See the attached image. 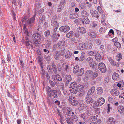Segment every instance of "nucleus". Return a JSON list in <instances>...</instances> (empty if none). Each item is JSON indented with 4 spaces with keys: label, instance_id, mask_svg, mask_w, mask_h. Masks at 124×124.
Instances as JSON below:
<instances>
[{
    "label": "nucleus",
    "instance_id": "1",
    "mask_svg": "<svg viewBox=\"0 0 124 124\" xmlns=\"http://www.w3.org/2000/svg\"><path fill=\"white\" fill-rule=\"evenodd\" d=\"M41 39V37L39 33H35L33 35V43L36 45L39 44Z\"/></svg>",
    "mask_w": 124,
    "mask_h": 124
},
{
    "label": "nucleus",
    "instance_id": "2",
    "mask_svg": "<svg viewBox=\"0 0 124 124\" xmlns=\"http://www.w3.org/2000/svg\"><path fill=\"white\" fill-rule=\"evenodd\" d=\"M98 75V73L95 72H93L91 70H87L85 73V76L86 78H88L91 77L92 78H95Z\"/></svg>",
    "mask_w": 124,
    "mask_h": 124
},
{
    "label": "nucleus",
    "instance_id": "3",
    "mask_svg": "<svg viewBox=\"0 0 124 124\" xmlns=\"http://www.w3.org/2000/svg\"><path fill=\"white\" fill-rule=\"evenodd\" d=\"M61 52L57 51L54 54V58L56 60H59L61 56H63L65 52V50L64 48H62L61 50Z\"/></svg>",
    "mask_w": 124,
    "mask_h": 124
},
{
    "label": "nucleus",
    "instance_id": "4",
    "mask_svg": "<svg viewBox=\"0 0 124 124\" xmlns=\"http://www.w3.org/2000/svg\"><path fill=\"white\" fill-rule=\"evenodd\" d=\"M57 18L54 16L52 19L51 25L54 27V31H56L59 27V23L57 22Z\"/></svg>",
    "mask_w": 124,
    "mask_h": 124
},
{
    "label": "nucleus",
    "instance_id": "5",
    "mask_svg": "<svg viewBox=\"0 0 124 124\" xmlns=\"http://www.w3.org/2000/svg\"><path fill=\"white\" fill-rule=\"evenodd\" d=\"M98 69L102 73H105L107 71V68L105 64L103 62H101L99 63Z\"/></svg>",
    "mask_w": 124,
    "mask_h": 124
},
{
    "label": "nucleus",
    "instance_id": "6",
    "mask_svg": "<svg viewBox=\"0 0 124 124\" xmlns=\"http://www.w3.org/2000/svg\"><path fill=\"white\" fill-rule=\"evenodd\" d=\"M36 17L35 15H34L31 18L29 19L26 21V24L29 25L30 26L32 25L33 24L35 21V19Z\"/></svg>",
    "mask_w": 124,
    "mask_h": 124
},
{
    "label": "nucleus",
    "instance_id": "7",
    "mask_svg": "<svg viewBox=\"0 0 124 124\" xmlns=\"http://www.w3.org/2000/svg\"><path fill=\"white\" fill-rule=\"evenodd\" d=\"M70 27L66 25L65 26H62L59 28V30L60 31L63 32H66L70 30Z\"/></svg>",
    "mask_w": 124,
    "mask_h": 124
},
{
    "label": "nucleus",
    "instance_id": "8",
    "mask_svg": "<svg viewBox=\"0 0 124 124\" xmlns=\"http://www.w3.org/2000/svg\"><path fill=\"white\" fill-rule=\"evenodd\" d=\"M72 78L70 75H67L65 77L64 81L65 82V85L67 86L71 81Z\"/></svg>",
    "mask_w": 124,
    "mask_h": 124
},
{
    "label": "nucleus",
    "instance_id": "9",
    "mask_svg": "<svg viewBox=\"0 0 124 124\" xmlns=\"http://www.w3.org/2000/svg\"><path fill=\"white\" fill-rule=\"evenodd\" d=\"M110 92L111 94L113 96H116L118 95L119 93V91L116 89L111 90Z\"/></svg>",
    "mask_w": 124,
    "mask_h": 124
},
{
    "label": "nucleus",
    "instance_id": "10",
    "mask_svg": "<svg viewBox=\"0 0 124 124\" xmlns=\"http://www.w3.org/2000/svg\"><path fill=\"white\" fill-rule=\"evenodd\" d=\"M93 100L91 96H87L85 98V102L86 103L90 104L93 103Z\"/></svg>",
    "mask_w": 124,
    "mask_h": 124
},
{
    "label": "nucleus",
    "instance_id": "11",
    "mask_svg": "<svg viewBox=\"0 0 124 124\" xmlns=\"http://www.w3.org/2000/svg\"><path fill=\"white\" fill-rule=\"evenodd\" d=\"M70 85L71 86H72L73 93L74 94H75L78 92L79 91L77 88V87H76L75 85V83L73 82L71 83L70 84Z\"/></svg>",
    "mask_w": 124,
    "mask_h": 124
},
{
    "label": "nucleus",
    "instance_id": "12",
    "mask_svg": "<svg viewBox=\"0 0 124 124\" xmlns=\"http://www.w3.org/2000/svg\"><path fill=\"white\" fill-rule=\"evenodd\" d=\"M76 31L79 33L84 34L86 32V31L84 28L81 27L78 28Z\"/></svg>",
    "mask_w": 124,
    "mask_h": 124
},
{
    "label": "nucleus",
    "instance_id": "13",
    "mask_svg": "<svg viewBox=\"0 0 124 124\" xmlns=\"http://www.w3.org/2000/svg\"><path fill=\"white\" fill-rule=\"evenodd\" d=\"M69 66L68 64L66 62L63 63L62 65V70L63 71H65V72L66 71V72H68V70L69 69Z\"/></svg>",
    "mask_w": 124,
    "mask_h": 124
},
{
    "label": "nucleus",
    "instance_id": "14",
    "mask_svg": "<svg viewBox=\"0 0 124 124\" xmlns=\"http://www.w3.org/2000/svg\"><path fill=\"white\" fill-rule=\"evenodd\" d=\"M65 43L64 41H59L57 43L58 47L60 48H61V50L62 49V48H64V47L65 46Z\"/></svg>",
    "mask_w": 124,
    "mask_h": 124
},
{
    "label": "nucleus",
    "instance_id": "15",
    "mask_svg": "<svg viewBox=\"0 0 124 124\" xmlns=\"http://www.w3.org/2000/svg\"><path fill=\"white\" fill-rule=\"evenodd\" d=\"M51 95H52L53 97L54 98H56L59 96V94L57 93V91L55 90L52 91V93H50Z\"/></svg>",
    "mask_w": 124,
    "mask_h": 124
},
{
    "label": "nucleus",
    "instance_id": "16",
    "mask_svg": "<svg viewBox=\"0 0 124 124\" xmlns=\"http://www.w3.org/2000/svg\"><path fill=\"white\" fill-rule=\"evenodd\" d=\"M86 61L89 63V65L90 66H94L93 62V58L91 57H89L86 60Z\"/></svg>",
    "mask_w": 124,
    "mask_h": 124
},
{
    "label": "nucleus",
    "instance_id": "17",
    "mask_svg": "<svg viewBox=\"0 0 124 124\" xmlns=\"http://www.w3.org/2000/svg\"><path fill=\"white\" fill-rule=\"evenodd\" d=\"M69 98L68 99L69 101L71 103V104L72 105H76L78 104V101L72 100L71 98L72 97L71 96H69Z\"/></svg>",
    "mask_w": 124,
    "mask_h": 124
},
{
    "label": "nucleus",
    "instance_id": "18",
    "mask_svg": "<svg viewBox=\"0 0 124 124\" xmlns=\"http://www.w3.org/2000/svg\"><path fill=\"white\" fill-rule=\"evenodd\" d=\"M95 87L94 86H93L88 91L87 93V96H89L92 94L95 91Z\"/></svg>",
    "mask_w": 124,
    "mask_h": 124
},
{
    "label": "nucleus",
    "instance_id": "19",
    "mask_svg": "<svg viewBox=\"0 0 124 124\" xmlns=\"http://www.w3.org/2000/svg\"><path fill=\"white\" fill-rule=\"evenodd\" d=\"M57 34L56 33H53L52 34L51 37L53 41H56L58 39V37H57Z\"/></svg>",
    "mask_w": 124,
    "mask_h": 124
},
{
    "label": "nucleus",
    "instance_id": "20",
    "mask_svg": "<svg viewBox=\"0 0 124 124\" xmlns=\"http://www.w3.org/2000/svg\"><path fill=\"white\" fill-rule=\"evenodd\" d=\"M56 78V80L59 81H61L62 80V78L59 74H57L56 75H52V78Z\"/></svg>",
    "mask_w": 124,
    "mask_h": 124
},
{
    "label": "nucleus",
    "instance_id": "21",
    "mask_svg": "<svg viewBox=\"0 0 124 124\" xmlns=\"http://www.w3.org/2000/svg\"><path fill=\"white\" fill-rule=\"evenodd\" d=\"M108 122L111 124H116L117 123V122L113 117L109 118Z\"/></svg>",
    "mask_w": 124,
    "mask_h": 124
},
{
    "label": "nucleus",
    "instance_id": "22",
    "mask_svg": "<svg viewBox=\"0 0 124 124\" xmlns=\"http://www.w3.org/2000/svg\"><path fill=\"white\" fill-rule=\"evenodd\" d=\"M26 46L27 47L28 49H33V46L31 44L30 42L29 41H27L25 42Z\"/></svg>",
    "mask_w": 124,
    "mask_h": 124
},
{
    "label": "nucleus",
    "instance_id": "23",
    "mask_svg": "<svg viewBox=\"0 0 124 124\" xmlns=\"http://www.w3.org/2000/svg\"><path fill=\"white\" fill-rule=\"evenodd\" d=\"M97 94L99 95H101L103 92V89L101 87H99L97 88Z\"/></svg>",
    "mask_w": 124,
    "mask_h": 124
},
{
    "label": "nucleus",
    "instance_id": "24",
    "mask_svg": "<svg viewBox=\"0 0 124 124\" xmlns=\"http://www.w3.org/2000/svg\"><path fill=\"white\" fill-rule=\"evenodd\" d=\"M72 54L71 52L68 51L66 53L65 57L66 59H68L72 56Z\"/></svg>",
    "mask_w": 124,
    "mask_h": 124
},
{
    "label": "nucleus",
    "instance_id": "25",
    "mask_svg": "<svg viewBox=\"0 0 124 124\" xmlns=\"http://www.w3.org/2000/svg\"><path fill=\"white\" fill-rule=\"evenodd\" d=\"M93 47V45L92 43H88L85 46V49H91Z\"/></svg>",
    "mask_w": 124,
    "mask_h": 124
},
{
    "label": "nucleus",
    "instance_id": "26",
    "mask_svg": "<svg viewBox=\"0 0 124 124\" xmlns=\"http://www.w3.org/2000/svg\"><path fill=\"white\" fill-rule=\"evenodd\" d=\"M84 72V70L83 68H81L79 70L77 74L79 76H80L83 75Z\"/></svg>",
    "mask_w": 124,
    "mask_h": 124
},
{
    "label": "nucleus",
    "instance_id": "27",
    "mask_svg": "<svg viewBox=\"0 0 124 124\" xmlns=\"http://www.w3.org/2000/svg\"><path fill=\"white\" fill-rule=\"evenodd\" d=\"M49 44L48 45H46L45 46V48L43 49V51L44 52L46 53L47 54L49 53Z\"/></svg>",
    "mask_w": 124,
    "mask_h": 124
},
{
    "label": "nucleus",
    "instance_id": "28",
    "mask_svg": "<svg viewBox=\"0 0 124 124\" xmlns=\"http://www.w3.org/2000/svg\"><path fill=\"white\" fill-rule=\"evenodd\" d=\"M118 110L120 113L122 114L124 112V108L122 106H119L118 108Z\"/></svg>",
    "mask_w": 124,
    "mask_h": 124
},
{
    "label": "nucleus",
    "instance_id": "29",
    "mask_svg": "<svg viewBox=\"0 0 124 124\" xmlns=\"http://www.w3.org/2000/svg\"><path fill=\"white\" fill-rule=\"evenodd\" d=\"M62 89L63 91L64 95L65 96V98H68V97L69 96L70 94L69 91H67V90H64L63 88Z\"/></svg>",
    "mask_w": 124,
    "mask_h": 124
},
{
    "label": "nucleus",
    "instance_id": "30",
    "mask_svg": "<svg viewBox=\"0 0 124 124\" xmlns=\"http://www.w3.org/2000/svg\"><path fill=\"white\" fill-rule=\"evenodd\" d=\"M90 21L88 18V17H85L84 18L83 21L82 22V23L83 24H85L84 23L86 24H88L89 23Z\"/></svg>",
    "mask_w": 124,
    "mask_h": 124
},
{
    "label": "nucleus",
    "instance_id": "31",
    "mask_svg": "<svg viewBox=\"0 0 124 124\" xmlns=\"http://www.w3.org/2000/svg\"><path fill=\"white\" fill-rule=\"evenodd\" d=\"M98 102L100 105V106L103 105L105 102V100L102 97L101 98L98 100Z\"/></svg>",
    "mask_w": 124,
    "mask_h": 124
},
{
    "label": "nucleus",
    "instance_id": "32",
    "mask_svg": "<svg viewBox=\"0 0 124 124\" xmlns=\"http://www.w3.org/2000/svg\"><path fill=\"white\" fill-rule=\"evenodd\" d=\"M119 75L116 73H114L112 76V78L114 80H116L119 78Z\"/></svg>",
    "mask_w": 124,
    "mask_h": 124
},
{
    "label": "nucleus",
    "instance_id": "33",
    "mask_svg": "<svg viewBox=\"0 0 124 124\" xmlns=\"http://www.w3.org/2000/svg\"><path fill=\"white\" fill-rule=\"evenodd\" d=\"M95 59L98 61H100L101 60L102 58L101 55L99 54H96L95 55Z\"/></svg>",
    "mask_w": 124,
    "mask_h": 124
},
{
    "label": "nucleus",
    "instance_id": "34",
    "mask_svg": "<svg viewBox=\"0 0 124 124\" xmlns=\"http://www.w3.org/2000/svg\"><path fill=\"white\" fill-rule=\"evenodd\" d=\"M88 34L92 38H95L96 36V34L93 32H88Z\"/></svg>",
    "mask_w": 124,
    "mask_h": 124
},
{
    "label": "nucleus",
    "instance_id": "35",
    "mask_svg": "<svg viewBox=\"0 0 124 124\" xmlns=\"http://www.w3.org/2000/svg\"><path fill=\"white\" fill-rule=\"evenodd\" d=\"M81 14L84 17H87L89 16V14L87 12L84 10H83L82 11Z\"/></svg>",
    "mask_w": 124,
    "mask_h": 124
},
{
    "label": "nucleus",
    "instance_id": "36",
    "mask_svg": "<svg viewBox=\"0 0 124 124\" xmlns=\"http://www.w3.org/2000/svg\"><path fill=\"white\" fill-rule=\"evenodd\" d=\"M85 54L84 52H82L81 56L80 57L79 60L80 61H83L85 59Z\"/></svg>",
    "mask_w": 124,
    "mask_h": 124
},
{
    "label": "nucleus",
    "instance_id": "37",
    "mask_svg": "<svg viewBox=\"0 0 124 124\" xmlns=\"http://www.w3.org/2000/svg\"><path fill=\"white\" fill-rule=\"evenodd\" d=\"M39 20L38 24V26L39 27H40V24L43 23V21L45 19L44 16H42L41 18H39Z\"/></svg>",
    "mask_w": 124,
    "mask_h": 124
},
{
    "label": "nucleus",
    "instance_id": "38",
    "mask_svg": "<svg viewBox=\"0 0 124 124\" xmlns=\"http://www.w3.org/2000/svg\"><path fill=\"white\" fill-rule=\"evenodd\" d=\"M73 34V32L72 31H70L67 33L66 34V37L68 38H70L72 37Z\"/></svg>",
    "mask_w": 124,
    "mask_h": 124
},
{
    "label": "nucleus",
    "instance_id": "39",
    "mask_svg": "<svg viewBox=\"0 0 124 124\" xmlns=\"http://www.w3.org/2000/svg\"><path fill=\"white\" fill-rule=\"evenodd\" d=\"M51 89V88L49 87H48L47 88V92L48 95L49 97H51V93H52V91H53Z\"/></svg>",
    "mask_w": 124,
    "mask_h": 124
},
{
    "label": "nucleus",
    "instance_id": "40",
    "mask_svg": "<svg viewBox=\"0 0 124 124\" xmlns=\"http://www.w3.org/2000/svg\"><path fill=\"white\" fill-rule=\"evenodd\" d=\"M97 54L96 51H92L89 52L88 54L91 56H95Z\"/></svg>",
    "mask_w": 124,
    "mask_h": 124
},
{
    "label": "nucleus",
    "instance_id": "41",
    "mask_svg": "<svg viewBox=\"0 0 124 124\" xmlns=\"http://www.w3.org/2000/svg\"><path fill=\"white\" fill-rule=\"evenodd\" d=\"M66 121L68 124H73V120L69 117L66 119Z\"/></svg>",
    "mask_w": 124,
    "mask_h": 124
},
{
    "label": "nucleus",
    "instance_id": "42",
    "mask_svg": "<svg viewBox=\"0 0 124 124\" xmlns=\"http://www.w3.org/2000/svg\"><path fill=\"white\" fill-rule=\"evenodd\" d=\"M47 97V101L49 104L51 105L53 102L54 101L52 100V99L50 98L51 97Z\"/></svg>",
    "mask_w": 124,
    "mask_h": 124
},
{
    "label": "nucleus",
    "instance_id": "43",
    "mask_svg": "<svg viewBox=\"0 0 124 124\" xmlns=\"http://www.w3.org/2000/svg\"><path fill=\"white\" fill-rule=\"evenodd\" d=\"M71 112L70 110V111L67 110V111H66L65 113L68 116H72L74 114V112H72V113H71Z\"/></svg>",
    "mask_w": 124,
    "mask_h": 124
},
{
    "label": "nucleus",
    "instance_id": "44",
    "mask_svg": "<svg viewBox=\"0 0 124 124\" xmlns=\"http://www.w3.org/2000/svg\"><path fill=\"white\" fill-rule=\"evenodd\" d=\"M76 15H78L75 14H70L69 16V17L71 19H75L77 18V16Z\"/></svg>",
    "mask_w": 124,
    "mask_h": 124
},
{
    "label": "nucleus",
    "instance_id": "45",
    "mask_svg": "<svg viewBox=\"0 0 124 124\" xmlns=\"http://www.w3.org/2000/svg\"><path fill=\"white\" fill-rule=\"evenodd\" d=\"M79 70V67L78 66H75L73 70V71L74 73H76L78 72Z\"/></svg>",
    "mask_w": 124,
    "mask_h": 124
},
{
    "label": "nucleus",
    "instance_id": "46",
    "mask_svg": "<svg viewBox=\"0 0 124 124\" xmlns=\"http://www.w3.org/2000/svg\"><path fill=\"white\" fill-rule=\"evenodd\" d=\"M75 85H76V87H77V88H78V90L79 91L82 90L83 88V86L80 85H77V84H75Z\"/></svg>",
    "mask_w": 124,
    "mask_h": 124
},
{
    "label": "nucleus",
    "instance_id": "47",
    "mask_svg": "<svg viewBox=\"0 0 124 124\" xmlns=\"http://www.w3.org/2000/svg\"><path fill=\"white\" fill-rule=\"evenodd\" d=\"M50 34V31L49 30H47L45 31L44 34L45 37H48Z\"/></svg>",
    "mask_w": 124,
    "mask_h": 124
},
{
    "label": "nucleus",
    "instance_id": "48",
    "mask_svg": "<svg viewBox=\"0 0 124 124\" xmlns=\"http://www.w3.org/2000/svg\"><path fill=\"white\" fill-rule=\"evenodd\" d=\"M116 56L119 59L117 60V61L118 62H119L120 60L122 58V55L120 53L116 55Z\"/></svg>",
    "mask_w": 124,
    "mask_h": 124
},
{
    "label": "nucleus",
    "instance_id": "49",
    "mask_svg": "<svg viewBox=\"0 0 124 124\" xmlns=\"http://www.w3.org/2000/svg\"><path fill=\"white\" fill-rule=\"evenodd\" d=\"M57 70L59 72H61V73H62V74H63V73L62 72V66H61L60 65H57Z\"/></svg>",
    "mask_w": 124,
    "mask_h": 124
},
{
    "label": "nucleus",
    "instance_id": "50",
    "mask_svg": "<svg viewBox=\"0 0 124 124\" xmlns=\"http://www.w3.org/2000/svg\"><path fill=\"white\" fill-rule=\"evenodd\" d=\"M93 16L96 18H98L99 17V15L97 11H95Z\"/></svg>",
    "mask_w": 124,
    "mask_h": 124
},
{
    "label": "nucleus",
    "instance_id": "51",
    "mask_svg": "<svg viewBox=\"0 0 124 124\" xmlns=\"http://www.w3.org/2000/svg\"><path fill=\"white\" fill-rule=\"evenodd\" d=\"M114 44L115 46L118 48H119L121 47V44L118 42H115Z\"/></svg>",
    "mask_w": 124,
    "mask_h": 124
},
{
    "label": "nucleus",
    "instance_id": "52",
    "mask_svg": "<svg viewBox=\"0 0 124 124\" xmlns=\"http://www.w3.org/2000/svg\"><path fill=\"white\" fill-rule=\"evenodd\" d=\"M65 3V0H61L60 1V6L62 8L63 7Z\"/></svg>",
    "mask_w": 124,
    "mask_h": 124
},
{
    "label": "nucleus",
    "instance_id": "53",
    "mask_svg": "<svg viewBox=\"0 0 124 124\" xmlns=\"http://www.w3.org/2000/svg\"><path fill=\"white\" fill-rule=\"evenodd\" d=\"M49 83L50 84V85L52 87H54L55 85V84L54 82L53 81H51V80L49 81Z\"/></svg>",
    "mask_w": 124,
    "mask_h": 124
},
{
    "label": "nucleus",
    "instance_id": "54",
    "mask_svg": "<svg viewBox=\"0 0 124 124\" xmlns=\"http://www.w3.org/2000/svg\"><path fill=\"white\" fill-rule=\"evenodd\" d=\"M79 7L80 8L82 9H84L85 8V4L84 3H82L80 4Z\"/></svg>",
    "mask_w": 124,
    "mask_h": 124
},
{
    "label": "nucleus",
    "instance_id": "55",
    "mask_svg": "<svg viewBox=\"0 0 124 124\" xmlns=\"http://www.w3.org/2000/svg\"><path fill=\"white\" fill-rule=\"evenodd\" d=\"M44 58L45 60H46L47 61H49L50 59V57L48 56H46V55H44Z\"/></svg>",
    "mask_w": 124,
    "mask_h": 124
},
{
    "label": "nucleus",
    "instance_id": "56",
    "mask_svg": "<svg viewBox=\"0 0 124 124\" xmlns=\"http://www.w3.org/2000/svg\"><path fill=\"white\" fill-rule=\"evenodd\" d=\"M105 27H101L100 29V31L102 32L105 31Z\"/></svg>",
    "mask_w": 124,
    "mask_h": 124
},
{
    "label": "nucleus",
    "instance_id": "57",
    "mask_svg": "<svg viewBox=\"0 0 124 124\" xmlns=\"http://www.w3.org/2000/svg\"><path fill=\"white\" fill-rule=\"evenodd\" d=\"M79 47H82V48H80L81 50H83L84 48L86 46L85 45L83 44H79Z\"/></svg>",
    "mask_w": 124,
    "mask_h": 124
},
{
    "label": "nucleus",
    "instance_id": "58",
    "mask_svg": "<svg viewBox=\"0 0 124 124\" xmlns=\"http://www.w3.org/2000/svg\"><path fill=\"white\" fill-rule=\"evenodd\" d=\"M92 26L93 27L96 28L97 27V25L96 23L93 22L92 24Z\"/></svg>",
    "mask_w": 124,
    "mask_h": 124
},
{
    "label": "nucleus",
    "instance_id": "59",
    "mask_svg": "<svg viewBox=\"0 0 124 124\" xmlns=\"http://www.w3.org/2000/svg\"><path fill=\"white\" fill-rule=\"evenodd\" d=\"M110 33H112L113 35H114V31L112 29H110L109 31V32H108V35H109V34Z\"/></svg>",
    "mask_w": 124,
    "mask_h": 124
},
{
    "label": "nucleus",
    "instance_id": "60",
    "mask_svg": "<svg viewBox=\"0 0 124 124\" xmlns=\"http://www.w3.org/2000/svg\"><path fill=\"white\" fill-rule=\"evenodd\" d=\"M101 21H104L105 19V15L103 14L101 15Z\"/></svg>",
    "mask_w": 124,
    "mask_h": 124
},
{
    "label": "nucleus",
    "instance_id": "61",
    "mask_svg": "<svg viewBox=\"0 0 124 124\" xmlns=\"http://www.w3.org/2000/svg\"><path fill=\"white\" fill-rule=\"evenodd\" d=\"M108 60L109 62L112 65V64L114 62L111 58H108Z\"/></svg>",
    "mask_w": 124,
    "mask_h": 124
},
{
    "label": "nucleus",
    "instance_id": "62",
    "mask_svg": "<svg viewBox=\"0 0 124 124\" xmlns=\"http://www.w3.org/2000/svg\"><path fill=\"white\" fill-rule=\"evenodd\" d=\"M98 10L99 11V13H101L102 12V9L101 8V7L100 6H98L97 8Z\"/></svg>",
    "mask_w": 124,
    "mask_h": 124
},
{
    "label": "nucleus",
    "instance_id": "63",
    "mask_svg": "<svg viewBox=\"0 0 124 124\" xmlns=\"http://www.w3.org/2000/svg\"><path fill=\"white\" fill-rule=\"evenodd\" d=\"M52 70L54 73L55 74H56L57 73L58 70L57 69V67L53 68L52 69Z\"/></svg>",
    "mask_w": 124,
    "mask_h": 124
},
{
    "label": "nucleus",
    "instance_id": "64",
    "mask_svg": "<svg viewBox=\"0 0 124 124\" xmlns=\"http://www.w3.org/2000/svg\"><path fill=\"white\" fill-rule=\"evenodd\" d=\"M47 68L49 72H51L52 70V68H51V66L49 65L47 66Z\"/></svg>",
    "mask_w": 124,
    "mask_h": 124
}]
</instances>
